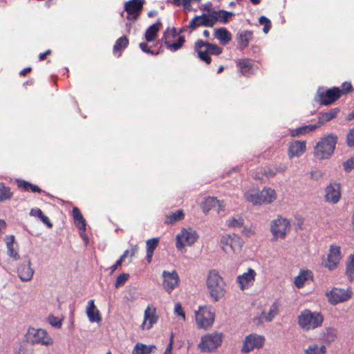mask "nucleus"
Wrapping results in <instances>:
<instances>
[{"mask_svg": "<svg viewBox=\"0 0 354 354\" xmlns=\"http://www.w3.org/2000/svg\"><path fill=\"white\" fill-rule=\"evenodd\" d=\"M337 136L330 133L322 138L315 146L313 154L319 160L328 159L333 154Z\"/></svg>", "mask_w": 354, "mask_h": 354, "instance_id": "nucleus-1", "label": "nucleus"}, {"mask_svg": "<svg viewBox=\"0 0 354 354\" xmlns=\"http://www.w3.org/2000/svg\"><path fill=\"white\" fill-rule=\"evenodd\" d=\"M206 283L209 295L214 301H217L224 297L225 283L216 270L209 271Z\"/></svg>", "mask_w": 354, "mask_h": 354, "instance_id": "nucleus-2", "label": "nucleus"}, {"mask_svg": "<svg viewBox=\"0 0 354 354\" xmlns=\"http://www.w3.org/2000/svg\"><path fill=\"white\" fill-rule=\"evenodd\" d=\"M324 322V316L319 312H313L309 309H305L298 316L299 326L306 330L317 328L322 326Z\"/></svg>", "mask_w": 354, "mask_h": 354, "instance_id": "nucleus-3", "label": "nucleus"}, {"mask_svg": "<svg viewBox=\"0 0 354 354\" xmlns=\"http://www.w3.org/2000/svg\"><path fill=\"white\" fill-rule=\"evenodd\" d=\"M26 338L27 342L31 344H39L48 346L53 343L52 338L48 335L47 332L42 328L29 327L26 334Z\"/></svg>", "mask_w": 354, "mask_h": 354, "instance_id": "nucleus-4", "label": "nucleus"}, {"mask_svg": "<svg viewBox=\"0 0 354 354\" xmlns=\"http://www.w3.org/2000/svg\"><path fill=\"white\" fill-rule=\"evenodd\" d=\"M223 334L221 333H213L207 334L201 337L198 348L202 352H212L221 345Z\"/></svg>", "mask_w": 354, "mask_h": 354, "instance_id": "nucleus-5", "label": "nucleus"}, {"mask_svg": "<svg viewBox=\"0 0 354 354\" xmlns=\"http://www.w3.org/2000/svg\"><path fill=\"white\" fill-rule=\"evenodd\" d=\"M340 98L338 87L333 86L325 90L319 86L315 96V101L321 105H330Z\"/></svg>", "mask_w": 354, "mask_h": 354, "instance_id": "nucleus-6", "label": "nucleus"}, {"mask_svg": "<svg viewBox=\"0 0 354 354\" xmlns=\"http://www.w3.org/2000/svg\"><path fill=\"white\" fill-rule=\"evenodd\" d=\"M290 230V221L281 216L273 220L270 225V231L273 234V239L277 240L278 238L283 239L286 234Z\"/></svg>", "mask_w": 354, "mask_h": 354, "instance_id": "nucleus-7", "label": "nucleus"}, {"mask_svg": "<svg viewBox=\"0 0 354 354\" xmlns=\"http://www.w3.org/2000/svg\"><path fill=\"white\" fill-rule=\"evenodd\" d=\"M214 313L207 306L199 307L196 313V320L199 328H208L214 321Z\"/></svg>", "mask_w": 354, "mask_h": 354, "instance_id": "nucleus-8", "label": "nucleus"}, {"mask_svg": "<svg viewBox=\"0 0 354 354\" xmlns=\"http://www.w3.org/2000/svg\"><path fill=\"white\" fill-rule=\"evenodd\" d=\"M198 237L196 231L190 228L183 230L180 234L176 236V247L177 249L181 250L186 245H192L196 241Z\"/></svg>", "mask_w": 354, "mask_h": 354, "instance_id": "nucleus-9", "label": "nucleus"}, {"mask_svg": "<svg viewBox=\"0 0 354 354\" xmlns=\"http://www.w3.org/2000/svg\"><path fill=\"white\" fill-rule=\"evenodd\" d=\"M265 338L262 335L255 333L250 334L245 337L241 352L248 353L254 348H259L263 346Z\"/></svg>", "mask_w": 354, "mask_h": 354, "instance_id": "nucleus-10", "label": "nucleus"}, {"mask_svg": "<svg viewBox=\"0 0 354 354\" xmlns=\"http://www.w3.org/2000/svg\"><path fill=\"white\" fill-rule=\"evenodd\" d=\"M145 0H130L124 4V10L127 12L128 20L136 21L143 8Z\"/></svg>", "mask_w": 354, "mask_h": 354, "instance_id": "nucleus-11", "label": "nucleus"}, {"mask_svg": "<svg viewBox=\"0 0 354 354\" xmlns=\"http://www.w3.org/2000/svg\"><path fill=\"white\" fill-rule=\"evenodd\" d=\"M328 300L330 304L335 305L337 304L347 301L351 297V292L348 290L333 288L330 292H326Z\"/></svg>", "mask_w": 354, "mask_h": 354, "instance_id": "nucleus-12", "label": "nucleus"}, {"mask_svg": "<svg viewBox=\"0 0 354 354\" xmlns=\"http://www.w3.org/2000/svg\"><path fill=\"white\" fill-rule=\"evenodd\" d=\"M341 198V185L338 183H330L325 188V201L337 204Z\"/></svg>", "mask_w": 354, "mask_h": 354, "instance_id": "nucleus-13", "label": "nucleus"}, {"mask_svg": "<svg viewBox=\"0 0 354 354\" xmlns=\"http://www.w3.org/2000/svg\"><path fill=\"white\" fill-rule=\"evenodd\" d=\"M236 64L240 73L245 77L254 75L257 69L254 60L251 59H239L236 61Z\"/></svg>", "mask_w": 354, "mask_h": 354, "instance_id": "nucleus-14", "label": "nucleus"}, {"mask_svg": "<svg viewBox=\"0 0 354 354\" xmlns=\"http://www.w3.org/2000/svg\"><path fill=\"white\" fill-rule=\"evenodd\" d=\"M162 276L163 277L162 286L165 290L170 293L178 283V274L176 270L171 272L164 270Z\"/></svg>", "mask_w": 354, "mask_h": 354, "instance_id": "nucleus-15", "label": "nucleus"}, {"mask_svg": "<svg viewBox=\"0 0 354 354\" xmlns=\"http://www.w3.org/2000/svg\"><path fill=\"white\" fill-rule=\"evenodd\" d=\"M17 274L22 281H29L32 279L34 270L31 268V262L28 257H26L25 261L18 266Z\"/></svg>", "mask_w": 354, "mask_h": 354, "instance_id": "nucleus-16", "label": "nucleus"}, {"mask_svg": "<svg viewBox=\"0 0 354 354\" xmlns=\"http://www.w3.org/2000/svg\"><path fill=\"white\" fill-rule=\"evenodd\" d=\"M256 272L252 268H249L247 272L239 275L236 279L240 288L243 290L253 285L255 280Z\"/></svg>", "mask_w": 354, "mask_h": 354, "instance_id": "nucleus-17", "label": "nucleus"}, {"mask_svg": "<svg viewBox=\"0 0 354 354\" xmlns=\"http://www.w3.org/2000/svg\"><path fill=\"white\" fill-rule=\"evenodd\" d=\"M306 142L302 140H296L289 145L288 155L291 159L294 157L301 156L306 150Z\"/></svg>", "mask_w": 354, "mask_h": 354, "instance_id": "nucleus-18", "label": "nucleus"}, {"mask_svg": "<svg viewBox=\"0 0 354 354\" xmlns=\"http://www.w3.org/2000/svg\"><path fill=\"white\" fill-rule=\"evenodd\" d=\"M340 259V248L336 245H331L328 254V263L326 266L329 270H333L338 265Z\"/></svg>", "mask_w": 354, "mask_h": 354, "instance_id": "nucleus-19", "label": "nucleus"}, {"mask_svg": "<svg viewBox=\"0 0 354 354\" xmlns=\"http://www.w3.org/2000/svg\"><path fill=\"white\" fill-rule=\"evenodd\" d=\"M253 38V32L251 30H239L236 35V39L238 42V48L241 50H244L248 47L249 42Z\"/></svg>", "mask_w": 354, "mask_h": 354, "instance_id": "nucleus-20", "label": "nucleus"}, {"mask_svg": "<svg viewBox=\"0 0 354 354\" xmlns=\"http://www.w3.org/2000/svg\"><path fill=\"white\" fill-rule=\"evenodd\" d=\"M203 47L207 49L209 53L215 55H219L223 51L222 48L215 44L204 41L202 39H198L196 41V48H202Z\"/></svg>", "mask_w": 354, "mask_h": 354, "instance_id": "nucleus-21", "label": "nucleus"}, {"mask_svg": "<svg viewBox=\"0 0 354 354\" xmlns=\"http://www.w3.org/2000/svg\"><path fill=\"white\" fill-rule=\"evenodd\" d=\"M259 205L270 204L276 199L275 191L271 188H264L259 193Z\"/></svg>", "mask_w": 354, "mask_h": 354, "instance_id": "nucleus-22", "label": "nucleus"}, {"mask_svg": "<svg viewBox=\"0 0 354 354\" xmlns=\"http://www.w3.org/2000/svg\"><path fill=\"white\" fill-rule=\"evenodd\" d=\"M161 26V20L158 19L156 23L148 27L145 34V38L147 42L153 41L156 38Z\"/></svg>", "mask_w": 354, "mask_h": 354, "instance_id": "nucleus-23", "label": "nucleus"}, {"mask_svg": "<svg viewBox=\"0 0 354 354\" xmlns=\"http://www.w3.org/2000/svg\"><path fill=\"white\" fill-rule=\"evenodd\" d=\"M86 315L91 322H99L101 321V317L99 310L97 309L94 304V300L91 299L88 301L86 307Z\"/></svg>", "mask_w": 354, "mask_h": 354, "instance_id": "nucleus-24", "label": "nucleus"}, {"mask_svg": "<svg viewBox=\"0 0 354 354\" xmlns=\"http://www.w3.org/2000/svg\"><path fill=\"white\" fill-rule=\"evenodd\" d=\"M214 37L222 45H226L232 40V34L225 28L215 29Z\"/></svg>", "mask_w": 354, "mask_h": 354, "instance_id": "nucleus-25", "label": "nucleus"}, {"mask_svg": "<svg viewBox=\"0 0 354 354\" xmlns=\"http://www.w3.org/2000/svg\"><path fill=\"white\" fill-rule=\"evenodd\" d=\"M339 111V108H333V109H331L328 112L319 113V116H318V122L317 124H319V127L320 126L323 125L324 123L335 118L337 116Z\"/></svg>", "mask_w": 354, "mask_h": 354, "instance_id": "nucleus-26", "label": "nucleus"}, {"mask_svg": "<svg viewBox=\"0 0 354 354\" xmlns=\"http://www.w3.org/2000/svg\"><path fill=\"white\" fill-rule=\"evenodd\" d=\"M319 127V124H308L304 125L296 129H290V136L292 137H297L299 135H304L309 132L314 131Z\"/></svg>", "mask_w": 354, "mask_h": 354, "instance_id": "nucleus-27", "label": "nucleus"}, {"mask_svg": "<svg viewBox=\"0 0 354 354\" xmlns=\"http://www.w3.org/2000/svg\"><path fill=\"white\" fill-rule=\"evenodd\" d=\"M234 239H236L237 244H235L233 243L234 239H232V236L230 235H229L227 237H225V236L222 237V239H221V242L223 244L229 245L230 246V248H232V250L234 252H235L241 248V247L243 245V241L239 236L235 235V234H234Z\"/></svg>", "mask_w": 354, "mask_h": 354, "instance_id": "nucleus-28", "label": "nucleus"}, {"mask_svg": "<svg viewBox=\"0 0 354 354\" xmlns=\"http://www.w3.org/2000/svg\"><path fill=\"white\" fill-rule=\"evenodd\" d=\"M129 44V39L127 36H122L118 38L113 46V53L118 57H120L122 54V51L125 49Z\"/></svg>", "mask_w": 354, "mask_h": 354, "instance_id": "nucleus-29", "label": "nucleus"}, {"mask_svg": "<svg viewBox=\"0 0 354 354\" xmlns=\"http://www.w3.org/2000/svg\"><path fill=\"white\" fill-rule=\"evenodd\" d=\"M16 183L19 188H21L26 192L30 191L34 193H41L42 192L41 189H40L37 185L32 184L30 182L26 181L25 180L17 179Z\"/></svg>", "mask_w": 354, "mask_h": 354, "instance_id": "nucleus-30", "label": "nucleus"}, {"mask_svg": "<svg viewBox=\"0 0 354 354\" xmlns=\"http://www.w3.org/2000/svg\"><path fill=\"white\" fill-rule=\"evenodd\" d=\"M147 321H149L147 329L151 328L153 325L157 322L158 317L156 315V308H153L152 310H151L149 306L146 308L145 310V317L142 325V326L146 324Z\"/></svg>", "mask_w": 354, "mask_h": 354, "instance_id": "nucleus-31", "label": "nucleus"}, {"mask_svg": "<svg viewBox=\"0 0 354 354\" xmlns=\"http://www.w3.org/2000/svg\"><path fill=\"white\" fill-rule=\"evenodd\" d=\"M313 277L311 271L308 270H301L299 275L295 278V284L298 288H300L304 286L306 281L309 279H313Z\"/></svg>", "mask_w": 354, "mask_h": 354, "instance_id": "nucleus-32", "label": "nucleus"}, {"mask_svg": "<svg viewBox=\"0 0 354 354\" xmlns=\"http://www.w3.org/2000/svg\"><path fill=\"white\" fill-rule=\"evenodd\" d=\"M326 348L324 344H310L305 349V354H326Z\"/></svg>", "mask_w": 354, "mask_h": 354, "instance_id": "nucleus-33", "label": "nucleus"}, {"mask_svg": "<svg viewBox=\"0 0 354 354\" xmlns=\"http://www.w3.org/2000/svg\"><path fill=\"white\" fill-rule=\"evenodd\" d=\"M153 348H155L154 345L147 346L142 343H137L133 348L132 354H150Z\"/></svg>", "mask_w": 354, "mask_h": 354, "instance_id": "nucleus-34", "label": "nucleus"}, {"mask_svg": "<svg viewBox=\"0 0 354 354\" xmlns=\"http://www.w3.org/2000/svg\"><path fill=\"white\" fill-rule=\"evenodd\" d=\"M13 196V192L10 187L6 186L3 183H0V203L10 200Z\"/></svg>", "mask_w": 354, "mask_h": 354, "instance_id": "nucleus-35", "label": "nucleus"}, {"mask_svg": "<svg viewBox=\"0 0 354 354\" xmlns=\"http://www.w3.org/2000/svg\"><path fill=\"white\" fill-rule=\"evenodd\" d=\"M219 205V201L217 200L216 197L209 196L205 198L204 201V204L203 206V209L204 212H207L212 208L215 207Z\"/></svg>", "mask_w": 354, "mask_h": 354, "instance_id": "nucleus-36", "label": "nucleus"}, {"mask_svg": "<svg viewBox=\"0 0 354 354\" xmlns=\"http://www.w3.org/2000/svg\"><path fill=\"white\" fill-rule=\"evenodd\" d=\"M279 312V306L277 303L275 301L274 302L271 306L270 307L269 311L267 314H266L264 312L262 313V315H264V317L266 321L267 322H271L274 319V317L278 314Z\"/></svg>", "mask_w": 354, "mask_h": 354, "instance_id": "nucleus-37", "label": "nucleus"}, {"mask_svg": "<svg viewBox=\"0 0 354 354\" xmlns=\"http://www.w3.org/2000/svg\"><path fill=\"white\" fill-rule=\"evenodd\" d=\"M194 51L197 53L198 57L207 64H209L212 62V58L209 55V52L206 48L203 50L202 48H196V43L194 44Z\"/></svg>", "mask_w": 354, "mask_h": 354, "instance_id": "nucleus-38", "label": "nucleus"}, {"mask_svg": "<svg viewBox=\"0 0 354 354\" xmlns=\"http://www.w3.org/2000/svg\"><path fill=\"white\" fill-rule=\"evenodd\" d=\"M10 239H11V241H8L6 243L7 254L9 257L13 258L15 260H17L19 259V254L14 249L13 242H14L15 236L13 235H11Z\"/></svg>", "mask_w": 354, "mask_h": 354, "instance_id": "nucleus-39", "label": "nucleus"}, {"mask_svg": "<svg viewBox=\"0 0 354 354\" xmlns=\"http://www.w3.org/2000/svg\"><path fill=\"white\" fill-rule=\"evenodd\" d=\"M73 216L76 226L78 227L79 225H86V221L81 214L80 209L77 207H73Z\"/></svg>", "mask_w": 354, "mask_h": 354, "instance_id": "nucleus-40", "label": "nucleus"}, {"mask_svg": "<svg viewBox=\"0 0 354 354\" xmlns=\"http://www.w3.org/2000/svg\"><path fill=\"white\" fill-rule=\"evenodd\" d=\"M167 217V219L165 221L166 223H174L183 219L184 218V213L183 210L178 209L175 212L169 214Z\"/></svg>", "mask_w": 354, "mask_h": 354, "instance_id": "nucleus-41", "label": "nucleus"}, {"mask_svg": "<svg viewBox=\"0 0 354 354\" xmlns=\"http://www.w3.org/2000/svg\"><path fill=\"white\" fill-rule=\"evenodd\" d=\"M227 224L230 227L240 228L244 224L243 218L238 216L237 217H232L227 220Z\"/></svg>", "mask_w": 354, "mask_h": 354, "instance_id": "nucleus-42", "label": "nucleus"}, {"mask_svg": "<svg viewBox=\"0 0 354 354\" xmlns=\"http://www.w3.org/2000/svg\"><path fill=\"white\" fill-rule=\"evenodd\" d=\"M199 16L202 18L205 27H213L216 23V19L213 16H209L207 13H203Z\"/></svg>", "mask_w": 354, "mask_h": 354, "instance_id": "nucleus-43", "label": "nucleus"}, {"mask_svg": "<svg viewBox=\"0 0 354 354\" xmlns=\"http://www.w3.org/2000/svg\"><path fill=\"white\" fill-rule=\"evenodd\" d=\"M244 196L247 201L252 203L253 205H259V196L258 192H247Z\"/></svg>", "mask_w": 354, "mask_h": 354, "instance_id": "nucleus-44", "label": "nucleus"}, {"mask_svg": "<svg viewBox=\"0 0 354 354\" xmlns=\"http://www.w3.org/2000/svg\"><path fill=\"white\" fill-rule=\"evenodd\" d=\"M159 242V238L155 237L150 239H148L146 241V249L148 252L153 253L154 250L157 248Z\"/></svg>", "mask_w": 354, "mask_h": 354, "instance_id": "nucleus-45", "label": "nucleus"}, {"mask_svg": "<svg viewBox=\"0 0 354 354\" xmlns=\"http://www.w3.org/2000/svg\"><path fill=\"white\" fill-rule=\"evenodd\" d=\"M199 15H195L194 17L190 20L187 28L195 30L198 27L204 26V23Z\"/></svg>", "mask_w": 354, "mask_h": 354, "instance_id": "nucleus-46", "label": "nucleus"}, {"mask_svg": "<svg viewBox=\"0 0 354 354\" xmlns=\"http://www.w3.org/2000/svg\"><path fill=\"white\" fill-rule=\"evenodd\" d=\"M168 30H169V28L164 32L163 36H162V39H165L164 43H165V45L167 46V48L169 50H170L171 52H176L178 49H180L181 48V46H180V45L177 42L171 44L169 41H168L167 40V32Z\"/></svg>", "mask_w": 354, "mask_h": 354, "instance_id": "nucleus-47", "label": "nucleus"}, {"mask_svg": "<svg viewBox=\"0 0 354 354\" xmlns=\"http://www.w3.org/2000/svg\"><path fill=\"white\" fill-rule=\"evenodd\" d=\"M339 91V96L347 95L353 91L351 82H344L342 84L340 87H338Z\"/></svg>", "mask_w": 354, "mask_h": 354, "instance_id": "nucleus-48", "label": "nucleus"}, {"mask_svg": "<svg viewBox=\"0 0 354 354\" xmlns=\"http://www.w3.org/2000/svg\"><path fill=\"white\" fill-rule=\"evenodd\" d=\"M220 15H218V21L222 24H227L230 17L234 15V13L224 10H218Z\"/></svg>", "mask_w": 354, "mask_h": 354, "instance_id": "nucleus-49", "label": "nucleus"}, {"mask_svg": "<svg viewBox=\"0 0 354 354\" xmlns=\"http://www.w3.org/2000/svg\"><path fill=\"white\" fill-rule=\"evenodd\" d=\"M129 274L128 273L120 274L115 280L114 286L118 288L124 284V283L129 279Z\"/></svg>", "mask_w": 354, "mask_h": 354, "instance_id": "nucleus-50", "label": "nucleus"}, {"mask_svg": "<svg viewBox=\"0 0 354 354\" xmlns=\"http://www.w3.org/2000/svg\"><path fill=\"white\" fill-rule=\"evenodd\" d=\"M346 145L349 147H354V127L351 129L346 136Z\"/></svg>", "mask_w": 354, "mask_h": 354, "instance_id": "nucleus-51", "label": "nucleus"}, {"mask_svg": "<svg viewBox=\"0 0 354 354\" xmlns=\"http://www.w3.org/2000/svg\"><path fill=\"white\" fill-rule=\"evenodd\" d=\"M343 167L346 172H350L354 169V158H351L345 161L343 163Z\"/></svg>", "mask_w": 354, "mask_h": 354, "instance_id": "nucleus-52", "label": "nucleus"}, {"mask_svg": "<svg viewBox=\"0 0 354 354\" xmlns=\"http://www.w3.org/2000/svg\"><path fill=\"white\" fill-rule=\"evenodd\" d=\"M49 323L52 326L59 328L62 326V322L58 318L53 315H50L48 317Z\"/></svg>", "mask_w": 354, "mask_h": 354, "instance_id": "nucleus-53", "label": "nucleus"}, {"mask_svg": "<svg viewBox=\"0 0 354 354\" xmlns=\"http://www.w3.org/2000/svg\"><path fill=\"white\" fill-rule=\"evenodd\" d=\"M78 230L80 236L84 239L85 243L87 244L88 243V237L85 233L86 226H84V224L80 225L78 226Z\"/></svg>", "mask_w": 354, "mask_h": 354, "instance_id": "nucleus-54", "label": "nucleus"}, {"mask_svg": "<svg viewBox=\"0 0 354 354\" xmlns=\"http://www.w3.org/2000/svg\"><path fill=\"white\" fill-rule=\"evenodd\" d=\"M174 312L179 316L182 317L183 319H185V314L180 303L175 305Z\"/></svg>", "mask_w": 354, "mask_h": 354, "instance_id": "nucleus-55", "label": "nucleus"}, {"mask_svg": "<svg viewBox=\"0 0 354 354\" xmlns=\"http://www.w3.org/2000/svg\"><path fill=\"white\" fill-rule=\"evenodd\" d=\"M277 174V169H271L270 167L264 169L263 174L267 177L272 178L274 177Z\"/></svg>", "mask_w": 354, "mask_h": 354, "instance_id": "nucleus-56", "label": "nucleus"}, {"mask_svg": "<svg viewBox=\"0 0 354 354\" xmlns=\"http://www.w3.org/2000/svg\"><path fill=\"white\" fill-rule=\"evenodd\" d=\"M43 212L39 208H33L31 209L30 212V216H37L38 218H40L41 216H43Z\"/></svg>", "mask_w": 354, "mask_h": 354, "instance_id": "nucleus-57", "label": "nucleus"}, {"mask_svg": "<svg viewBox=\"0 0 354 354\" xmlns=\"http://www.w3.org/2000/svg\"><path fill=\"white\" fill-rule=\"evenodd\" d=\"M200 9L203 11L207 12V13H209L212 10V2H207L206 3L203 4L201 7H200Z\"/></svg>", "mask_w": 354, "mask_h": 354, "instance_id": "nucleus-58", "label": "nucleus"}, {"mask_svg": "<svg viewBox=\"0 0 354 354\" xmlns=\"http://www.w3.org/2000/svg\"><path fill=\"white\" fill-rule=\"evenodd\" d=\"M122 262L120 260H118L113 266H111L109 269H110V275L113 274V273L116 270V269L122 265Z\"/></svg>", "mask_w": 354, "mask_h": 354, "instance_id": "nucleus-59", "label": "nucleus"}, {"mask_svg": "<svg viewBox=\"0 0 354 354\" xmlns=\"http://www.w3.org/2000/svg\"><path fill=\"white\" fill-rule=\"evenodd\" d=\"M40 220L47 225L48 227L49 228H51L52 226H53V224L51 223V222L50 221L49 218L45 216L44 214H43V216H41L40 218Z\"/></svg>", "mask_w": 354, "mask_h": 354, "instance_id": "nucleus-60", "label": "nucleus"}, {"mask_svg": "<svg viewBox=\"0 0 354 354\" xmlns=\"http://www.w3.org/2000/svg\"><path fill=\"white\" fill-rule=\"evenodd\" d=\"M139 47L143 52H145L147 54L149 53H151V49L148 47V45L147 43H145V42L140 43Z\"/></svg>", "mask_w": 354, "mask_h": 354, "instance_id": "nucleus-61", "label": "nucleus"}, {"mask_svg": "<svg viewBox=\"0 0 354 354\" xmlns=\"http://www.w3.org/2000/svg\"><path fill=\"white\" fill-rule=\"evenodd\" d=\"M327 335L330 336V340H334L335 337H336L335 330L332 328H328L327 330Z\"/></svg>", "mask_w": 354, "mask_h": 354, "instance_id": "nucleus-62", "label": "nucleus"}, {"mask_svg": "<svg viewBox=\"0 0 354 354\" xmlns=\"http://www.w3.org/2000/svg\"><path fill=\"white\" fill-rule=\"evenodd\" d=\"M259 23L260 24H264V25H265V24H270V23H271V21H270V20L268 18H267L266 17H265V16H261V17H259Z\"/></svg>", "mask_w": 354, "mask_h": 354, "instance_id": "nucleus-63", "label": "nucleus"}, {"mask_svg": "<svg viewBox=\"0 0 354 354\" xmlns=\"http://www.w3.org/2000/svg\"><path fill=\"white\" fill-rule=\"evenodd\" d=\"M51 53V50H46L44 53H40L39 55V61H42L45 59V57L48 55H50Z\"/></svg>", "mask_w": 354, "mask_h": 354, "instance_id": "nucleus-64", "label": "nucleus"}]
</instances>
